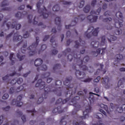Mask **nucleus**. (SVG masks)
<instances>
[{
	"instance_id": "obj_1",
	"label": "nucleus",
	"mask_w": 125,
	"mask_h": 125,
	"mask_svg": "<svg viewBox=\"0 0 125 125\" xmlns=\"http://www.w3.org/2000/svg\"><path fill=\"white\" fill-rule=\"evenodd\" d=\"M43 3V0H40L37 4V7L39 13H40L41 16H42L43 18H47L48 17V14L47 13V10L43 6L41 7Z\"/></svg>"
},
{
	"instance_id": "obj_2",
	"label": "nucleus",
	"mask_w": 125,
	"mask_h": 125,
	"mask_svg": "<svg viewBox=\"0 0 125 125\" xmlns=\"http://www.w3.org/2000/svg\"><path fill=\"white\" fill-rule=\"evenodd\" d=\"M20 44H22L23 46L19 51V53L17 54V57L20 60V61H22L25 59V55H22L21 53H25L26 52V47H27V42L26 41H21L19 42Z\"/></svg>"
},
{
	"instance_id": "obj_3",
	"label": "nucleus",
	"mask_w": 125,
	"mask_h": 125,
	"mask_svg": "<svg viewBox=\"0 0 125 125\" xmlns=\"http://www.w3.org/2000/svg\"><path fill=\"white\" fill-rule=\"evenodd\" d=\"M2 28H3L4 30L6 31V30H9L10 28H15L16 30H19L21 28V24L20 23H17L16 21L11 23L10 22H8L6 23L4 22L2 25Z\"/></svg>"
},
{
	"instance_id": "obj_4",
	"label": "nucleus",
	"mask_w": 125,
	"mask_h": 125,
	"mask_svg": "<svg viewBox=\"0 0 125 125\" xmlns=\"http://www.w3.org/2000/svg\"><path fill=\"white\" fill-rule=\"evenodd\" d=\"M35 85L36 87H39L40 89H44L45 93H48L49 91H52L49 86L45 87V83L42 81V79H39Z\"/></svg>"
},
{
	"instance_id": "obj_5",
	"label": "nucleus",
	"mask_w": 125,
	"mask_h": 125,
	"mask_svg": "<svg viewBox=\"0 0 125 125\" xmlns=\"http://www.w3.org/2000/svg\"><path fill=\"white\" fill-rule=\"evenodd\" d=\"M99 28L94 29L93 26L89 27L86 32L85 33V35L87 38H90L92 36H97L99 33Z\"/></svg>"
},
{
	"instance_id": "obj_6",
	"label": "nucleus",
	"mask_w": 125,
	"mask_h": 125,
	"mask_svg": "<svg viewBox=\"0 0 125 125\" xmlns=\"http://www.w3.org/2000/svg\"><path fill=\"white\" fill-rule=\"evenodd\" d=\"M79 18H76L71 22V25H66V29H71V27H72V26H75V25H76V24H77V23L79 22V20H80V21H83V20H84V19H85V16L83 15H81L79 17Z\"/></svg>"
},
{
	"instance_id": "obj_7",
	"label": "nucleus",
	"mask_w": 125,
	"mask_h": 125,
	"mask_svg": "<svg viewBox=\"0 0 125 125\" xmlns=\"http://www.w3.org/2000/svg\"><path fill=\"white\" fill-rule=\"evenodd\" d=\"M105 42H106V38L105 36H103L101 39L100 44L98 41H94L91 42V45L93 47H99V46H103L105 44Z\"/></svg>"
},
{
	"instance_id": "obj_8",
	"label": "nucleus",
	"mask_w": 125,
	"mask_h": 125,
	"mask_svg": "<svg viewBox=\"0 0 125 125\" xmlns=\"http://www.w3.org/2000/svg\"><path fill=\"white\" fill-rule=\"evenodd\" d=\"M39 37H36V42L33 43L32 45L29 47V49L30 50L29 55L30 56H32V55H34V54L36 53V52L34 50L36 49V47H37V45H38V43H39Z\"/></svg>"
},
{
	"instance_id": "obj_9",
	"label": "nucleus",
	"mask_w": 125,
	"mask_h": 125,
	"mask_svg": "<svg viewBox=\"0 0 125 125\" xmlns=\"http://www.w3.org/2000/svg\"><path fill=\"white\" fill-rule=\"evenodd\" d=\"M22 100V96L20 95L18 97L17 100L14 99L11 102L12 105H16L18 107H21L23 105V103H22L21 100Z\"/></svg>"
},
{
	"instance_id": "obj_10",
	"label": "nucleus",
	"mask_w": 125,
	"mask_h": 125,
	"mask_svg": "<svg viewBox=\"0 0 125 125\" xmlns=\"http://www.w3.org/2000/svg\"><path fill=\"white\" fill-rule=\"evenodd\" d=\"M70 83V80H69V79H66L65 80V81H64L63 82V84H64V85H66V88L67 90H69V91L67 92V94H68V93H69V94H70L71 93V94H73V93H72V88H73L74 85H69V84Z\"/></svg>"
},
{
	"instance_id": "obj_11",
	"label": "nucleus",
	"mask_w": 125,
	"mask_h": 125,
	"mask_svg": "<svg viewBox=\"0 0 125 125\" xmlns=\"http://www.w3.org/2000/svg\"><path fill=\"white\" fill-rule=\"evenodd\" d=\"M91 112V107L90 106H86L85 110L83 111V116L81 117L82 120L87 119L88 118V114Z\"/></svg>"
},
{
	"instance_id": "obj_12",
	"label": "nucleus",
	"mask_w": 125,
	"mask_h": 125,
	"mask_svg": "<svg viewBox=\"0 0 125 125\" xmlns=\"http://www.w3.org/2000/svg\"><path fill=\"white\" fill-rule=\"evenodd\" d=\"M78 67L77 66H74V69L76 70L75 72V75L78 78V79H83L85 77V73L84 72H81L80 70H77Z\"/></svg>"
},
{
	"instance_id": "obj_13",
	"label": "nucleus",
	"mask_w": 125,
	"mask_h": 125,
	"mask_svg": "<svg viewBox=\"0 0 125 125\" xmlns=\"http://www.w3.org/2000/svg\"><path fill=\"white\" fill-rule=\"evenodd\" d=\"M9 79H10L9 75H6L2 78V80L3 81H4V82H6V83H10L11 84H15V83H17V80H16V78H15L10 82H9Z\"/></svg>"
},
{
	"instance_id": "obj_14",
	"label": "nucleus",
	"mask_w": 125,
	"mask_h": 125,
	"mask_svg": "<svg viewBox=\"0 0 125 125\" xmlns=\"http://www.w3.org/2000/svg\"><path fill=\"white\" fill-rule=\"evenodd\" d=\"M87 19L91 23H93L97 21V19H98V17L97 16L89 15L87 17Z\"/></svg>"
},
{
	"instance_id": "obj_15",
	"label": "nucleus",
	"mask_w": 125,
	"mask_h": 125,
	"mask_svg": "<svg viewBox=\"0 0 125 125\" xmlns=\"http://www.w3.org/2000/svg\"><path fill=\"white\" fill-rule=\"evenodd\" d=\"M23 88H24L23 86H20L18 87L17 89H15V88L14 87H12L9 90V93H11V94H12V93H14V92H20V91H21Z\"/></svg>"
},
{
	"instance_id": "obj_16",
	"label": "nucleus",
	"mask_w": 125,
	"mask_h": 125,
	"mask_svg": "<svg viewBox=\"0 0 125 125\" xmlns=\"http://www.w3.org/2000/svg\"><path fill=\"white\" fill-rule=\"evenodd\" d=\"M105 48H103L102 49H98L97 51H93L92 54L93 55H94L95 57H96V56H97L98 54H99V53H100L101 51H102V52L101 53V54L102 55H103V54H104L105 52Z\"/></svg>"
},
{
	"instance_id": "obj_17",
	"label": "nucleus",
	"mask_w": 125,
	"mask_h": 125,
	"mask_svg": "<svg viewBox=\"0 0 125 125\" xmlns=\"http://www.w3.org/2000/svg\"><path fill=\"white\" fill-rule=\"evenodd\" d=\"M74 58H76V61L77 64V67H81V65L83 64V60L79 57H78L77 55H74Z\"/></svg>"
},
{
	"instance_id": "obj_18",
	"label": "nucleus",
	"mask_w": 125,
	"mask_h": 125,
	"mask_svg": "<svg viewBox=\"0 0 125 125\" xmlns=\"http://www.w3.org/2000/svg\"><path fill=\"white\" fill-rule=\"evenodd\" d=\"M93 94L94 95H97V96H100V95L93 93H90V97H89V100L90 101V103H94L95 102V97L93 96Z\"/></svg>"
},
{
	"instance_id": "obj_19",
	"label": "nucleus",
	"mask_w": 125,
	"mask_h": 125,
	"mask_svg": "<svg viewBox=\"0 0 125 125\" xmlns=\"http://www.w3.org/2000/svg\"><path fill=\"white\" fill-rule=\"evenodd\" d=\"M41 64H42V60L41 59H37L34 62V65L35 67L39 68Z\"/></svg>"
},
{
	"instance_id": "obj_20",
	"label": "nucleus",
	"mask_w": 125,
	"mask_h": 125,
	"mask_svg": "<svg viewBox=\"0 0 125 125\" xmlns=\"http://www.w3.org/2000/svg\"><path fill=\"white\" fill-rule=\"evenodd\" d=\"M6 5H8V3L7 2V1L6 0H4L1 4V7H3L2 8V10L4 11H6V10H9V8L7 7H5L6 6Z\"/></svg>"
},
{
	"instance_id": "obj_21",
	"label": "nucleus",
	"mask_w": 125,
	"mask_h": 125,
	"mask_svg": "<svg viewBox=\"0 0 125 125\" xmlns=\"http://www.w3.org/2000/svg\"><path fill=\"white\" fill-rule=\"evenodd\" d=\"M72 102L74 103L73 105L74 106V110L75 111H78L81 110V105L77 103L76 101H72Z\"/></svg>"
},
{
	"instance_id": "obj_22",
	"label": "nucleus",
	"mask_w": 125,
	"mask_h": 125,
	"mask_svg": "<svg viewBox=\"0 0 125 125\" xmlns=\"http://www.w3.org/2000/svg\"><path fill=\"white\" fill-rule=\"evenodd\" d=\"M115 22L116 28H121L123 26V20H121L120 21L115 20Z\"/></svg>"
},
{
	"instance_id": "obj_23",
	"label": "nucleus",
	"mask_w": 125,
	"mask_h": 125,
	"mask_svg": "<svg viewBox=\"0 0 125 125\" xmlns=\"http://www.w3.org/2000/svg\"><path fill=\"white\" fill-rule=\"evenodd\" d=\"M104 18V17L103 16H101L100 17L99 19L103 20V22H107V23H109V22H111V21H112V18Z\"/></svg>"
},
{
	"instance_id": "obj_24",
	"label": "nucleus",
	"mask_w": 125,
	"mask_h": 125,
	"mask_svg": "<svg viewBox=\"0 0 125 125\" xmlns=\"http://www.w3.org/2000/svg\"><path fill=\"white\" fill-rule=\"evenodd\" d=\"M13 39L15 42H18L19 41H21V40H22V36L18 35L17 33H16L15 34Z\"/></svg>"
},
{
	"instance_id": "obj_25",
	"label": "nucleus",
	"mask_w": 125,
	"mask_h": 125,
	"mask_svg": "<svg viewBox=\"0 0 125 125\" xmlns=\"http://www.w3.org/2000/svg\"><path fill=\"white\" fill-rule=\"evenodd\" d=\"M9 59L11 61L12 64H14V63H15V61H16V59L15 58V56H14V54H13V53L10 54Z\"/></svg>"
},
{
	"instance_id": "obj_26",
	"label": "nucleus",
	"mask_w": 125,
	"mask_h": 125,
	"mask_svg": "<svg viewBox=\"0 0 125 125\" xmlns=\"http://www.w3.org/2000/svg\"><path fill=\"white\" fill-rule=\"evenodd\" d=\"M123 58H124V57L123 56V55L121 54L116 55L115 56V60H116V61L118 62H120V61L123 60Z\"/></svg>"
},
{
	"instance_id": "obj_27",
	"label": "nucleus",
	"mask_w": 125,
	"mask_h": 125,
	"mask_svg": "<svg viewBox=\"0 0 125 125\" xmlns=\"http://www.w3.org/2000/svg\"><path fill=\"white\" fill-rule=\"evenodd\" d=\"M83 11H84V12H85V13H88V12L90 11V5L89 4L86 5L84 7Z\"/></svg>"
},
{
	"instance_id": "obj_28",
	"label": "nucleus",
	"mask_w": 125,
	"mask_h": 125,
	"mask_svg": "<svg viewBox=\"0 0 125 125\" xmlns=\"http://www.w3.org/2000/svg\"><path fill=\"white\" fill-rule=\"evenodd\" d=\"M45 71V70H47V66L45 64H43L42 66H40L39 67L37 68V71Z\"/></svg>"
},
{
	"instance_id": "obj_29",
	"label": "nucleus",
	"mask_w": 125,
	"mask_h": 125,
	"mask_svg": "<svg viewBox=\"0 0 125 125\" xmlns=\"http://www.w3.org/2000/svg\"><path fill=\"white\" fill-rule=\"evenodd\" d=\"M101 11V8H99L97 10V12H96L94 10H92V11H91L90 13L91 15H92L93 14H97V15H98V14H99V13H100Z\"/></svg>"
},
{
	"instance_id": "obj_30",
	"label": "nucleus",
	"mask_w": 125,
	"mask_h": 125,
	"mask_svg": "<svg viewBox=\"0 0 125 125\" xmlns=\"http://www.w3.org/2000/svg\"><path fill=\"white\" fill-rule=\"evenodd\" d=\"M109 108L110 112H113V111L115 110V108H116V105L114 104L113 103H110Z\"/></svg>"
},
{
	"instance_id": "obj_31",
	"label": "nucleus",
	"mask_w": 125,
	"mask_h": 125,
	"mask_svg": "<svg viewBox=\"0 0 125 125\" xmlns=\"http://www.w3.org/2000/svg\"><path fill=\"white\" fill-rule=\"evenodd\" d=\"M50 75V73H49V72H45V73L43 74L42 75L41 78L42 79H45V78H47V77H49Z\"/></svg>"
},
{
	"instance_id": "obj_32",
	"label": "nucleus",
	"mask_w": 125,
	"mask_h": 125,
	"mask_svg": "<svg viewBox=\"0 0 125 125\" xmlns=\"http://www.w3.org/2000/svg\"><path fill=\"white\" fill-rule=\"evenodd\" d=\"M16 17L17 18H18V19H21V18H23V15H22V13L21 12H18L17 14H16Z\"/></svg>"
},
{
	"instance_id": "obj_33",
	"label": "nucleus",
	"mask_w": 125,
	"mask_h": 125,
	"mask_svg": "<svg viewBox=\"0 0 125 125\" xmlns=\"http://www.w3.org/2000/svg\"><path fill=\"white\" fill-rule=\"evenodd\" d=\"M50 42H51L52 45L53 47H55V46H56V42L54 41V38H52Z\"/></svg>"
},
{
	"instance_id": "obj_34",
	"label": "nucleus",
	"mask_w": 125,
	"mask_h": 125,
	"mask_svg": "<svg viewBox=\"0 0 125 125\" xmlns=\"http://www.w3.org/2000/svg\"><path fill=\"white\" fill-rule=\"evenodd\" d=\"M60 9V7L58 5H55L53 7V11H58Z\"/></svg>"
},
{
	"instance_id": "obj_35",
	"label": "nucleus",
	"mask_w": 125,
	"mask_h": 125,
	"mask_svg": "<svg viewBox=\"0 0 125 125\" xmlns=\"http://www.w3.org/2000/svg\"><path fill=\"white\" fill-rule=\"evenodd\" d=\"M116 16L117 18H121V19H123V14L121 13V12H118L116 14Z\"/></svg>"
},
{
	"instance_id": "obj_36",
	"label": "nucleus",
	"mask_w": 125,
	"mask_h": 125,
	"mask_svg": "<svg viewBox=\"0 0 125 125\" xmlns=\"http://www.w3.org/2000/svg\"><path fill=\"white\" fill-rule=\"evenodd\" d=\"M95 117L97 119H102V118H103V114L101 113H98L96 114Z\"/></svg>"
},
{
	"instance_id": "obj_37",
	"label": "nucleus",
	"mask_w": 125,
	"mask_h": 125,
	"mask_svg": "<svg viewBox=\"0 0 125 125\" xmlns=\"http://www.w3.org/2000/svg\"><path fill=\"white\" fill-rule=\"evenodd\" d=\"M66 124H67V122H66V120H65L64 119H62L60 121V125H66Z\"/></svg>"
},
{
	"instance_id": "obj_38",
	"label": "nucleus",
	"mask_w": 125,
	"mask_h": 125,
	"mask_svg": "<svg viewBox=\"0 0 125 125\" xmlns=\"http://www.w3.org/2000/svg\"><path fill=\"white\" fill-rule=\"evenodd\" d=\"M61 21V19H60V18L59 17H57L55 19V22L57 25H59V24H60Z\"/></svg>"
},
{
	"instance_id": "obj_39",
	"label": "nucleus",
	"mask_w": 125,
	"mask_h": 125,
	"mask_svg": "<svg viewBox=\"0 0 125 125\" xmlns=\"http://www.w3.org/2000/svg\"><path fill=\"white\" fill-rule=\"evenodd\" d=\"M69 52H71V49L67 48L65 50H64L63 54L64 55H66V54H68V53H69Z\"/></svg>"
},
{
	"instance_id": "obj_40",
	"label": "nucleus",
	"mask_w": 125,
	"mask_h": 125,
	"mask_svg": "<svg viewBox=\"0 0 125 125\" xmlns=\"http://www.w3.org/2000/svg\"><path fill=\"white\" fill-rule=\"evenodd\" d=\"M53 113L54 114H56V113H59V114H60L61 113H62V111H59L58 110V108H55L53 110Z\"/></svg>"
},
{
	"instance_id": "obj_41",
	"label": "nucleus",
	"mask_w": 125,
	"mask_h": 125,
	"mask_svg": "<svg viewBox=\"0 0 125 125\" xmlns=\"http://www.w3.org/2000/svg\"><path fill=\"white\" fill-rule=\"evenodd\" d=\"M83 5H84V1L82 0L80 2L79 5V7L80 8H82V7H83Z\"/></svg>"
},
{
	"instance_id": "obj_42",
	"label": "nucleus",
	"mask_w": 125,
	"mask_h": 125,
	"mask_svg": "<svg viewBox=\"0 0 125 125\" xmlns=\"http://www.w3.org/2000/svg\"><path fill=\"white\" fill-rule=\"evenodd\" d=\"M8 97H9V95H8V94L5 93L3 95L2 98V99H4V100H5L6 99H7Z\"/></svg>"
},
{
	"instance_id": "obj_43",
	"label": "nucleus",
	"mask_w": 125,
	"mask_h": 125,
	"mask_svg": "<svg viewBox=\"0 0 125 125\" xmlns=\"http://www.w3.org/2000/svg\"><path fill=\"white\" fill-rule=\"evenodd\" d=\"M28 20L29 23H31L33 20V15H29L28 16Z\"/></svg>"
},
{
	"instance_id": "obj_44",
	"label": "nucleus",
	"mask_w": 125,
	"mask_h": 125,
	"mask_svg": "<svg viewBox=\"0 0 125 125\" xmlns=\"http://www.w3.org/2000/svg\"><path fill=\"white\" fill-rule=\"evenodd\" d=\"M17 82L19 84H21V83H23V79L22 78H20L18 79Z\"/></svg>"
},
{
	"instance_id": "obj_45",
	"label": "nucleus",
	"mask_w": 125,
	"mask_h": 125,
	"mask_svg": "<svg viewBox=\"0 0 125 125\" xmlns=\"http://www.w3.org/2000/svg\"><path fill=\"white\" fill-rule=\"evenodd\" d=\"M58 53V51L56 50V49H54L52 50V55H56Z\"/></svg>"
},
{
	"instance_id": "obj_46",
	"label": "nucleus",
	"mask_w": 125,
	"mask_h": 125,
	"mask_svg": "<svg viewBox=\"0 0 125 125\" xmlns=\"http://www.w3.org/2000/svg\"><path fill=\"white\" fill-rule=\"evenodd\" d=\"M88 60H89V57L88 56H86L83 59V62L85 63L87 62Z\"/></svg>"
},
{
	"instance_id": "obj_47",
	"label": "nucleus",
	"mask_w": 125,
	"mask_h": 125,
	"mask_svg": "<svg viewBox=\"0 0 125 125\" xmlns=\"http://www.w3.org/2000/svg\"><path fill=\"white\" fill-rule=\"evenodd\" d=\"M75 48H79L80 47V43L78 41L75 42V45H74Z\"/></svg>"
},
{
	"instance_id": "obj_48",
	"label": "nucleus",
	"mask_w": 125,
	"mask_h": 125,
	"mask_svg": "<svg viewBox=\"0 0 125 125\" xmlns=\"http://www.w3.org/2000/svg\"><path fill=\"white\" fill-rule=\"evenodd\" d=\"M29 32H26L23 34V37L25 39H27V38L29 37Z\"/></svg>"
},
{
	"instance_id": "obj_49",
	"label": "nucleus",
	"mask_w": 125,
	"mask_h": 125,
	"mask_svg": "<svg viewBox=\"0 0 125 125\" xmlns=\"http://www.w3.org/2000/svg\"><path fill=\"white\" fill-rule=\"evenodd\" d=\"M43 101V98L41 97L39 99L37 103L38 104H41V103H42V102Z\"/></svg>"
},
{
	"instance_id": "obj_50",
	"label": "nucleus",
	"mask_w": 125,
	"mask_h": 125,
	"mask_svg": "<svg viewBox=\"0 0 125 125\" xmlns=\"http://www.w3.org/2000/svg\"><path fill=\"white\" fill-rule=\"evenodd\" d=\"M119 109H121V111H119V113H122L123 112V110L125 111V104H123L122 107H120Z\"/></svg>"
},
{
	"instance_id": "obj_51",
	"label": "nucleus",
	"mask_w": 125,
	"mask_h": 125,
	"mask_svg": "<svg viewBox=\"0 0 125 125\" xmlns=\"http://www.w3.org/2000/svg\"><path fill=\"white\" fill-rule=\"evenodd\" d=\"M4 120V118H3V116H0V125L3 123V120Z\"/></svg>"
},
{
	"instance_id": "obj_52",
	"label": "nucleus",
	"mask_w": 125,
	"mask_h": 125,
	"mask_svg": "<svg viewBox=\"0 0 125 125\" xmlns=\"http://www.w3.org/2000/svg\"><path fill=\"white\" fill-rule=\"evenodd\" d=\"M71 34L73 35H78V32H77L76 29H74L73 30H72Z\"/></svg>"
},
{
	"instance_id": "obj_53",
	"label": "nucleus",
	"mask_w": 125,
	"mask_h": 125,
	"mask_svg": "<svg viewBox=\"0 0 125 125\" xmlns=\"http://www.w3.org/2000/svg\"><path fill=\"white\" fill-rule=\"evenodd\" d=\"M103 80H104V82L105 83H107L109 82V78L108 77H106V78H103Z\"/></svg>"
},
{
	"instance_id": "obj_54",
	"label": "nucleus",
	"mask_w": 125,
	"mask_h": 125,
	"mask_svg": "<svg viewBox=\"0 0 125 125\" xmlns=\"http://www.w3.org/2000/svg\"><path fill=\"white\" fill-rule=\"evenodd\" d=\"M110 40H111V41H116V40H117V37H116L115 36L111 35Z\"/></svg>"
},
{
	"instance_id": "obj_55",
	"label": "nucleus",
	"mask_w": 125,
	"mask_h": 125,
	"mask_svg": "<svg viewBox=\"0 0 125 125\" xmlns=\"http://www.w3.org/2000/svg\"><path fill=\"white\" fill-rule=\"evenodd\" d=\"M9 109H10V106H7L6 107L3 108V110L4 111H5L6 112H7V111H9Z\"/></svg>"
},
{
	"instance_id": "obj_56",
	"label": "nucleus",
	"mask_w": 125,
	"mask_h": 125,
	"mask_svg": "<svg viewBox=\"0 0 125 125\" xmlns=\"http://www.w3.org/2000/svg\"><path fill=\"white\" fill-rule=\"evenodd\" d=\"M91 80H92V79H90V78H87V79H85V80H84L83 82L84 83H89L90 82H91Z\"/></svg>"
},
{
	"instance_id": "obj_57",
	"label": "nucleus",
	"mask_w": 125,
	"mask_h": 125,
	"mask_svg": "<svg viewBox=\"0 0 125 125\" xmlns=\"http://www.w3.org/2000/svg\"><path fill=\"white\" fill-rule=\"evenodd\" d=\"M60 68V65L59 64H57L54 67V70H56V69H59Z\"/></svg>"
},
{
	"instance_id": "obj_58",
	"label": "nucleus",
	"mask_w": 125,
	"mask_h": 125,
	"mask_svg": "<svg viewBox=\"0 0 125 125\" xmlns=\"http://www.w3.org/2000/svg\"><path fill=\"white\" fill-rule=\"evenodd\" d=\"M67 59L68 60H69V61H72V59H73V56L71 55H69L67 56Z\"/></svg>"
},
{
	"instance_id": "obj_59",
	"label": "nucleus",
	"mask_w": 125,
	"mask_h": 125,
	"mask_svg": "<svg viewBox=\"0 0 125 125\" xmlns=\"http://www.w3.org/2000/svg\"><path fill=\"white\" fill-rule=\"evenodd\" d=\"M75 125H85V124L84 122H81L80 123H77Z\"/></svg>"
},
{
	"instance_id": "obj_60",
	"label": "nucleus",
	"mask_w": 125,
	"mask_h": 125,
	"mask_svg": "<svg viewBox=\"0 0 125 125\" xmlns=\"http://www.w3.org/2000/svg\"><path fill=\"white\" fill-rule=\"evenodd\" d=\"M46 49V45L45 44L42 45V48H41L42 50H44Z\"/></svg>"
},
{
	"instance_id": "obj_61",
	"label": "nucleus",
	"mask_w": 125,
	"mask_h": 125,
	"mask_svg": "<svg viewBox=\"0 0 125 125\" xmlns=\"http://www.w3.org/2000/svg\"><path fill=\"white\" fill-rule=\"evenodd\" d=\"M99 81H100V77L99 76L94 80V82H95V83H98Z\"/></svg>"
},
{
	"instance_id": "obj_62",
	"label": "nucleus",
	"mask_w": 125,
	"mask_h": 125,
	"mask_svg": "<svg viewBox=\"0 0 125 125\" xmlns=\"http://www.w3.org/2000/svg\"><path fill=\"white\" fill-rule=\"evenodd\" d=\"M96 4V0H93L91 2L92 6H94Z\"/></svg>"
},
{
	"instance_id": "obj_63",
	"label": "nucleus",
	"mask_w": 125,
	"mask_h": 125,
	"mask_svg": "<svg viewBox=\"0 0 125 125\" xmlns=\"http://www.w3.org/2000/svg\"><path fill=\"white\" fill-rule=\"evenodd\" d=\"M57 103L58 104H61L62 103V99H59L57 100Z\"/></svg>"
},
{
	"instance_id": "obj_64",
	"label": "nucleus",
	"mask_w": 125,
	"mask_h": 125,
	"mask_svg": "<svg viewBox=\"0 0 125 125\" xmlns=\"http://www.w3.org/2000/svg\"><path fill=\"white\" fill-rule=\"evenodd\" d=\"M62 4H70L71 2H67L66 1H63L62 2Z\"/></svg>"
}]
</instances>
